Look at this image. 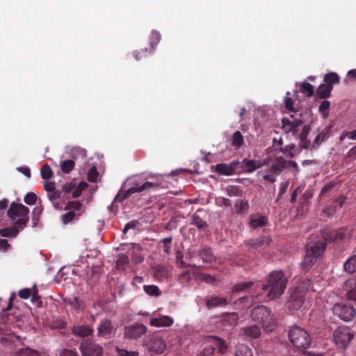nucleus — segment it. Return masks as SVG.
Wrapping results in <instances>:
<instances>
[{
    "mask_svg": "<svg viewBox=\"0 0 356 356\" xmlns=\"http://www.w3.org/2000/svg\"><path fill=\"white\" fill-rule=\"evenodd\" d=\"M172 241V236L164 238L160 241V243H163V251L166 254H169L170 252Z\"/></svg>",
    "mask_w": 356,
    "mask_h": 356,
    "instance_id": "4d7b16f0",
    "label": "nucleus"
},
{
    "mask_svg": "<svg viewBox=\"0 0 356 356\" xmlns=\"http://www.w3.org/2000/svg\"><path fill=\"white\" fill-rule=\"evenodd\" d=\"M244 144V139L242 134L237 131L234 133L232 137V145L236 149L241 147Z\"/></svg>",
    "mask_w": 356,
    "mask_h": 356,
    "instance_id": "72a5a7b5",
    "label": "nucleus"
},
{
    "mask_svg": "<svg viewBox=\"0 0 356 356\" xmlns=\"http://www.w3.org/2000/svg\"><path fill=\"white\" fill-rule=\"evenodd\" d=\"M343 270L350 274L356 272V254L351 256L344 262Z\"/></svg>",
    "mask_w": 356,
    "mask_h": 356,
    "instance_id": "c85d7f7f",
    "label": "nucleus"
},
{
    "mask_svg": "<svg viewBox=\"0 0 356 356\" xmlns=\"http://www.w3.org/2000/svg\"><path fill=\"white\" fill-rule=\"evenodd\" d=\"M207 341L213 345L215 349L218 350L220 354L225 355L226 353L228 346L225 340L218 337L209 336Z\"/></svg>",
    "mask_w": 356,
    "mask_h": 356,
    "instance_id": "a211bd4d",
    "label": "nucleus"
},
{
    "mask_svg": "<svg viewBox=\"0 0 356 356\" xmlns=\"http://www.w3.org/2000/svg\"><path fill=\"white\" fill-rule=\"evenodd\" d=\"M98 172L95 167L92 168L88 173V180L90 182H95L98 177Z\"/></svg>",
    "mask_w": 356,
    "mask_h": 356,
    "instance_id": "bf43d9fd",
    "label": "nucleus"
},
{
    "mask_svg": "<svg viewBox=\"0 0 356 356\" xmlns=\"http://www.w3.org/2000/svg\"><path fill=\"white\" fill-rule=\"evenodd\" d=\"M199 256L202 259V261L206 264H212L216 261V257L210 248H204L201 249L199 251Z\"/></svg>",
    "mask_w": 356,
    "mask_h": 356,
    "instance_id": "393cba45",
    "label": "nucleus"
},
{
    "mask_svg": "<svg viewBox=\"0 0 356 356\" xmlns=\"http://www.w3.org/2000/svg\"><path fill=\"white\" fill-rule=\"evenodd\" d=\"M113 332V326L111 320L104 318L100 321L97 327L99 337L109 338Z\"/></svg>",
    "mask_w": 356,
    "mask_h": 356,
    "instance_id": "2eb2a0df",
    "label": "nucleus"
},
{
    "mask_svg": "<svg viewBox=\"0 0 356 356\" xmlns=\"http://www.w3.org/2000/svg\"><path fill=\"white\" fill-rule=\"evenodd\" d=\"M143 289L145 293L152 296H159L161 295L159 289L155 285H145Z\"/></svg>",
    "mask_w": 356,
    "mask_h": 356,
    "instance_id": "c03bdc74",
    "label": "nucleus"
},
{
    "mask_svg": "<svg viewBox=\"0 0 356 356\" xmlns=\"http://www.w3.org/2000/svg\"><path fill=\"white\" fill-rule=\"evenodd\" d=\"M346 138L355 140H356V129L353 131H343L341 132L339 136V141L344 140Z\"/></svg>",
    "mask_w": 356,
    "mask_h": 356,
    "instance_id": "09e8293b",
    "label": "nucleus"
},
{
    "mask_svg": "<svg viewBox=\"0 0 356 356\" xmlns=\"http://www.w3.org/2000/svg\"><path fill=\"white\" fill-rule=\"evenodd\" d=\"M119 356H138L139 353L138 351H128L124 349L117 348Z\"/></svg>",
    "mask_w": 356,
    "mask_h": 356,
    "instance_id": "680f3d73",
    "label": "nucleus"
},
{
    "mask_svg": "<svg viewBox=\"0 0 356 356\" xmlns=\"http://www.w3.org/2000/svg\"><path fill=\"white\" fill-rule=\"evenodd\" d=\"M334 315L339 316L344 321H351L355 315V309L353 306L343 302L337 303L332 309Z\"/></svg>",
    "mask_w": 356,
    "mask_h": 356,
    "instance_id": "6e6552de",
    "label": "nucleus"
},
{
    "mask_svg": "<svg viewBox=\"0 0 356 356\" xmlns=\"http://www.w3.org/2000/svg\"><path fill=\"white\" fill-rule=\"evenodd\" d=\"M260 168V164L259 161L255 160H249L247 159H243V161L241 163L238 168L243 169L246 172H252L257 169Z\"/></svg>",
    "mask_w": 356,
    "mask_h": 356,
    "instance_id": "5701e85b",
    "label": "nucleus"
},
{
    "mask_svg": "<svg viewBox=\"0 0 356 356\" xmlns=\"http://www.w3.org/2000/svg\"><path fill=\"white\" fill-rule=\"evenodd\" d=\"M238 319V314L235 312L228 313L223 316V321L227 322L230 326L236 325L237 324Z\"/></svg>",
    "mask_w": 356,
    "mask_h": 356,
    "instance_id": "a19ab883",
    "label": "nucleus"
},
{
    "mask_svg": "<svg viewBox=\"0 0 356 356\" xmlns=\"http://www.w3.org/2000/svg\"><path fill=\"white\" fill-rule=\"evenodd\" d=\"M66 213L63 215L62 221L67 225L74 220L78 219L84 212L83 204L79 201H70L65 207Z\"/></svg>",
    "mask_w": 356,
    "mask_h": 356,
    "instance_id": "423d86ee",
    "label": "nucleus"
},
{
    "mask_svg": "<svg viewBox=\"0 0 356 356\" xmlns=\"http://www.w3.org/2000/svg\"><path fill=\"white\" fill-rule=\"evenodd\" d=\"M200 280L208 284H212L215 282V277L210 274L204 273L200 275Z\"/></svg>",
    "mask_w": 356,
    "mask_h": 356,
    "instance_id": "338daca9",
    "label": "nucleus"
},
{
    "mask_svg": "<svg viewBox=\"0 0 356 356\" xmlns=\"http://www.w3.org/2000/svg\"><path fill=\"white\" fill-rule=\"evenodd\" d=\"M147 332V327L141 323H135L125 327L124 337L131 339L140 338Z\"/></svg>",
    "mask_w": 356,
    "mask_h": 356,
    "instance_id": "f8f14e48",
    "label": "nucleus"
},
{
    "mask_svg": "<svg viewBox=\"0 0 356 356\" xmlns=\"http://www.w3.org/2000/svg\"><path fill=\"white\" fill-rule=\"evenodd\" d=\"M80 350L83 356H102V347L90 339L83 340L80 344Z\"/></svg>",
    "mask_w": 356,
    "mask_h": 356,
    "instance_id": "9d476101",
    "label": "nucleus"
},
{
    "mask_svg": "<svg viewBox=\"0 0 356 356\" xmlns=\"http://www.w3.org/2000/svg\"><path fill=\"white\" fill-rule=\"evenodd\" d=\"M297 288H300L301 291H303L305 294V291H316L315 289H313L312 280L309 279H305L304 280H302L301 284L298 286Z\"/></svg>",
    "mask_w": 356,
    "mask_h": 356,
    "instance_id": "49530a36",
    "label": "nucleus"
},
{
    "mask_svg": "<svg viewBox=\"0 0 356 356\" xmlns=\"http://www.w3.org/2000/svg\"><path fill=\"white\" fill-rule=\"evenodd\" d=\"M205 304L207 308L210 309L217 307L226 306L228 301L225 298L211 296L206 298Z\"/></svg>",
    "mask_w": 356,
    "mask_h": 356,
    "instance_id": "6ab92c4d",
    "label": "nucleus"
},
{
    "mask_svg": "<svg viewBox=\"0 0 356 356\" xmlns=\"http://www.w3.org/2000/svg\"><path fill=\"white\" fill-rule=\"evenodd\" d=\"M167 275V270L161 266H157L154 269V276L156 277H165Z\"/></svg>",
    "mask_w": 356,
    "mask_h": 356,
    "instance_id": "052dcab7",
    "label": "nucleus"
},
{
    "mask_svg": "<svg viewBox=\"0 0 356 356\" xmlns=\"http://www.w3.org/2000/svg\"><path fill=\"white\" fill-rule=\"evenodd\" d=\"M260 328L257 325H252L243 327L240 331V334L249 339H256L260 335Z\"/></svg>",
    "mask_w": 356,
    "mask_h": 356,
    "instance_id": "aec40b11",
    "label": "nucleus"
},
{
    "mask_svg": "<svg viewBox=\"0 0 356 356\" xmlns=\"http://www.w3.org/2000/svg\"><path fill=\"white\" fill-rule=\"evenodd\" d=\"M285 168V159L283 157H279L277 159V163L271 165L268 169V172L276 175L281 173Z\"/></svg>",
    "mask_w": 356,
    "mask_h": 356,
    "instance_id": "bb28decb",
    "label": "nucleus"
},
{
    "mask_svg": "<svg viewBox=\"0 0 356 356\" xmlns=\"http://www.w3.org/2000/svg\"><path fill=\"white\" fill-rule=\"evenodd\" d=\"M146 346L148 350L156 354H161L166 348L165 341L157 336L152 337L147 342Z\"/></svg>",
    "mask_w": 356,
    "mask_h": 356,
    "instance_id": "4468645a",
    "label": "nucleus"
},
{
    "mask_svg": "<svg viewBox=\"0 0 356 356\" xmlns=\"http://www.w3.org/2000/svg\"><path fill=\"white\" fill-rule=\"evenodd\" d=\"M282 129L284 130L286 133H292L293 135L295 134L293 128L292 127V123L289 118H284L282 120Z\"/></svg>",
    "mask_w": 356,
    "mask_h": 356,
    "instance_id": "8fccbe9b",
    "label": "nucleus"
},
{
    "mask_svg": "<svg viewBox=\"0 0 356 356\" xmlns=\"http://www.w3.org/2000/svg\"><path fill=\"white\" fill-rule=\"evenodd\" d=\"M37 195L33 192L28 193L24 197V202L28 205H33L37 202Z\"/></svg>",
    "mask_w": 356,
    "mask_h": 356,
    "instance_id": "864d4df0",
    "label": "nucleus"
},
{
    "mask_svg": "<svg viewBox=\"0 0 356 356\" xmlns=\"http://www.w3.org/2000/svg\"><path fill=\"white\" fill-rule=\"evenodd\" d=\"M347 228L341 227L337 229L324 231L321 238L317 241H311L306 247V253L302 262V268L308 270L311 265L321 256L326 248L327 242L343 240L346 236Z\"/></svg>",
    "mask_w": 356,
    "mask_h": 356,
    "instance_id": "f257e3e1",
    "label": "nucleus"
},
{
    "mask_svg": "<svg viewBox=\"0 0 356 356\" xmlns=\"http://www.w3.org/2000/svg\"><path fill=\"white\" fill-rule=\"evenodd\" d=\"M43 211V208L42 205H38L36 206L33 211H32V222H33V227H35L38 225L40 215L42 214Z\"/></svg>",
    "mask_w": 356,
    "mask_h": 356,
    "instance_id": "58836bf2",
    "label": "nucleus"
},
{
    "mask_svg": "<svg viewBox=\"0 0 356 356\" xmlns=\"http://www.w3.org/2000/svg\"><path fill=\"white\" fill-rule=\"evenodd\" d=\"M60 197V192L58 190H54L53 191H51L48 193V197L49 200L52 202V204L54 207L56 209H59V204L58 203H54V201L55 200H58Z\"/></svg>",
    "mask_w": 356,
    "mask_h": 356,
    "instance_id": "3c124183",
    "label": "nucleus"
},
{
    "mask_svg": "<svg viewBox=\"0 0 356 356\" xmlns=\"http://www.w3.org/2000/svg\"><path fill=\"white\" fill-rule=\"evenodd\" d=\"M330 106V102L327 100H324L319 106V111L323 115L324 118L328 115V110Z\"/></svg>",
    "mask_w": 356,
    "mask_h": 356,
    "instance_id": "5fc2aeb1",
    "label": "nucleus"
},
{
    "mask_svg": "<svg viewBox=\"0 0 356 356\" xmlns=\"http://www.w3.org/2000/svg\"><path fill=\"white\" fill-rule=\"evenodd\" d=\"M148 49L149 48L145 47L144 49H142L139 51H135V53H134L135 58L137 60H140L147 58L148 56V55L151 54L148 53Z\"/></svg>",
    "mask_w": 356,
    "mask_h": 356,
    "instance_id": "13d9d810",
    "label": "nucleus"
},
{
    "mask_svg": "<svg viewBox=\"0 0 356 356\" xmlns=\"http://www.w3.org/2000/svg\"><path fill=\"white\" fill-rule=\"evenodd\" d=\"M332 90V86L322 83L318 87L316 90V95L321 99H326L330 96V93Z\"/></svg>",
    "mask_w": 356,
    "mask_h": 356,
    "instance_id": "cd10ccee",
    "label": "nucleus"
},
{
    "mask_svg": "<svg viewBox=\"0 0 356 356\" xmlns=\"http://www.w3.org/2000/svg\"><path fill=\"white\" fill-rule=\"evenodd\" d=\"M172 318L168 316H162L160 318H154L150 320V325L155 327H169L173 324Z\"/></svg>",
    "mask_w": 356,
    "mask_h": 356,
    "instance_id": "4be33fe9",
    "label": "nucleus"
},
{
    "mask_svg": "<svg viewBox=\"0 0 356 356\" xmlns=\"http://www.w3.org/2000/svg\"><path fill=\"white\" fill-rule=\"evenodd\" d=\"M72 332L74 335L81 337L90 336L93 332V329L88 325H75L72 327Z\"/></svg>",
    "mask_w": 356,
    "mask_h": 356,
    "instance_id": "b1692460",
    "label": "nucleus"
},
{
    "mask_svg": "<svg viewBox=\"0 0 356 356\" xmlns=\"http://www.w3.org/2000/svg\"><path fill=\"white\" fill-rule=\"evenodd\" d=\"M285 167L286 168H294V174L296 175L299 172V168L298 163L292 160L286 161L285 160Z\"/></svg>",
    "mask_w": 356,
    "mask_h": 356,
    "instance_id": "0e129e2a",
    "label": "nucleus"
},
{
    "mask_svg": "<svg viewBox=\"0 0 356 356\" xmlns=\"http://www.w3.org/2000/svg\"><path fill=\"white\" fill-rule=\"evenodd\" d=\"M323 80L326 85H330L333 86V84H337L340 82V77L335 72H330L324 76Z\"/></svg>",
    "mask_w": 356,
    "mask_h": 356,
    "instance_id": "f704fd0d",
    "label": "nucleus"
},
{
    "mask_svg": "<svg viewBox=\"0 0 356 356\" xmlns=\"http://www.w3.org/2000/svg\"><path fill=\"white\" fill-rule=\"evenodd\" d=\"M40 173L42 178L45 180L49 179L53 175L51 168L47 164L41 168Z\"/></svg>",
    "mask_w": 356,
    "mask_h": 356,
    "instance_id": "603ef678",
    "label": "nucleus"
},
{
    "mask_svg": "<svg viewBox=\"0 0 356 356\" xmlns=\"http://www.w3.org/2000/svg\"><path fill=\"white\" fill-rule=\"evenodd\" d=\"M329 137V130L327 128H325L316 136L315 139L312 142V149L318 148L321 144L327 140Z\"/></svg>",
    "mask_w": 356,
    "mask_h": 356,
    "instance_id": "a878e982",
    "label": "nucleus"
},
{
    "mask_svg": "<svg viewBox=\"0 0 356 356\" xmlns=\"http://www.w3.org/2000/svg\"><path fill=\"white\" fill-rule=\"evenodd\" d=\"M239 165L240 162L238 161H232L229 163H218L212 166L211 169L218 175L231 176L236 173Z\"/></svg>",
    "mask_w": 356,
    "mask_h": 356,
    "instance_id": "9b49d317",
    "label": "nucleus"
},
{
    "mask_svg": "<svg viewBox=\"0 0 356 356\" xmlns=\"http://www.w3.org/2000/svg\"><path fill=\"white\" fill-rule=\"evenodd\" d=\"M29 209L22 204L15 202L11 203L9 209L7 211L8 217L15 221V224L17 225L20 229L26 226L29 221Z\"/></svg>",
    "mask_w": 356,
    "mask_h": 356,
    "instance_id": "7ed1b4c3",
    "label": "nucleus"
},
{
    "mask_svg": "<svg viewBox=\"0 0 356 356\" xmlns=\"http://www.w3.org/2000/svg\"><path fill=\"white\" fill-rule=\"evenodd\" d=\"M252 284H253L252 282L238 283V284H235L232 287V291L233 293L239 292V291H243V290L250 287L251 286H252Z\"/></svg>",
    "mask_w": 356,
    "mask_h": 356,
    "instance_id": "de8ad7c7",
    "label": "nucleus"
},
{
    "mask_svg": "<svg viewBox=\"0 0 356 356\" xmlns=\"http://www.w3.org/2000/svg\"><path fill=\"white\" fill-rule=\"evenodd\" d=\"M129 263V257L124 254H120L116 261V267L119 270H125Z\"/></svg>",
    "mask_w": 356,
    "mask_h": 356,
    "instance_id": "c9c22d12",
    "label": "nucleus"
},
{
    "mask_svg": "<svg viewBox=\"0 0 356 356\" xmlns=\"http://www.w3.org/2000/svg\"><path fill=\"white\" fill-rule=\"evenodd\" d=\"M336 345L339 348H346L353 338V333L347 327H339L333 334Z\"/></svg>",
    "mask_w": 356,
    "mask_h": 356,
    "instance_id": "1a4fd4ad",
    "label": "nucleus"
},
{
    "mask_svg": "<svg viewBox=\"0 0 356 356\" xmlns=\"http://www.w3.org/2000/svg\"><path fill=\"white\" fill-rule=\"evenodd\" d=\"M61 170L65 173L70 172L74 168V162L72 160H66L62 162Z\"/></svg>",
    "mask_w": 356,
    "mask_h": 356,
    "instance_id": "a18cd8bd",
    "label": "nucleus"
},
{
    "mask_svg": "<svg viewBox=\"0 0 356 356\" xmlns=\"http://www.w3.org/2000/svg\"><path fill=\"white\" fill-rule=\"evenodd\" d=\"M311 131L310 125H304L298 138L300 140V147L304 149H312V143L307 138Z\"/></svg>",
    "mask_w": 356,
    "mask_h": 356,
    "instance_id": "f3484780",
    "label": "nucleus"
},
{
    "mask_svg": "<svg viewBox=\"0 0 356 356\" xmlns=\"http://www.w3.org/2000/svg\"><path fill=\"white\" fill-rule=\"evenodd\" d=\"M291 122L292 123V127L293 128L295 134H296L298 133V131L299 127L302 125L304 122H305V120L303 118V114L300 115V118H298V119L296 118V119H294L293 120H291Z\"/></svg>",
    "mask_w": 356,
    "mask_h": 356,
    "instance_id": "6e6d98bb",
    "label": "nucleus"
},
{
    "mask_svg": "<svg viewBox=\"0 0 356 356\" xmlns=\"http://www.w3.org/2000/svg\"><path fill=\"white\" fill-rule=\"evenodd\" d=\"M76 184L73 182H68L66 183L63 186V191L65 194H69L70 193H72L73 189H74Z\"/></svg>",
    "mask_w": 356,
    "mask_h": 356,
    "instance_id": "69168bd1",
    "label": "nucleus"
},
{
    "mask_svg": "<svg viewBox=\"0 0 356 356\" xmlns=\"http://www.w3.org/2000/svg\"><path fill=\"white\" fill-rule=\"evenodd\" d=\"M191 224L196 226L199 229H203L207 227V222L197 213L193 215Z\"/></svg>",
    "mask_w": 356,
    "mask_h": 356,
    "instance_id": "4c0bfd02",
    "label": "nucleus"
},
{
    "mask_svg": "<svg viewBox=\"0 0 356 356\" xmlns=\"http://www.w3.org/2000/svg\"><path fill=\"white\" fill-rule=\"evenodd\" d=\"M287 282V278L282 270L272 272L269 275L268 284H257V287H261V292L256 295V299L260 301L280 298L284 293Z\"/></svg>",
    "mask_w": 356,
    "mask_h": 356,
    "instance_id": "f03ea898",
    "label": "nucleus"
},
{
    "mask_svg": "<svg viewBox=\"0 0 356 356\" xmlns=\"http://www.w3.org/2000/svg\"><path fill=\"white\" fill-rule=\"evenodd\" d=\"M235 207L237 213H243L249 208L248 202L238 200L235 202Z\"/></svg>",
    "mask_w": 356,
    "mask_h": 356,
    "instance_id": "79ce46f5",
    "label": "nucleus"
},
{
    "mask_svg": "<svg viewBox=\"0 0 356 356\" xmlns=\"http://www.w3.org/2000/svg\"><path fill=\"white\" fill-rule=\"evenodd\" d=\"M161 40V34L156 31H152L149 38V47L148 53L152 54L154 51L155 47L159 43Z\"/></svg>",
    "mask_w": 356,
    "mask_h": 356,
    "instance_id": "c756f323",
    "label": "nucleus"
},
{
    "mask_svg": "<svg viewBox=\"0 0 356 356\" xmlns=\"http://www.w3.org/2000/svg\"><path fill=\"white\" fill-rule=\"evenodd\" d=\"M156 185L149 181H145L143 184H136L134 186L129 189L122 191H120L115 197V202H122L125 199L135 193H142L147 191L150 188H154Z\"/></svg>",
    "mask_w": 356,
    "mask_h": 356,
    "instance_id": "0eeeda50",
    "label": "nucleus"
},
{
    "mask_svg": "<svg viewBox=\"0 0 356 356\" xmlns=\"http://www.w3.org/2000/svg\"><path fill=\"white\" fill-rule=\"evenodd\" d=\"M268 223V218L265 216H261L257 218H252L250 221V225L254 229L265 226Z\"/></svg>",
    "mask_w": 356,
    "mask_h": 356,
    "instance_id": "473e14b6",
    "label": "nucleus"
},
{
    "mask_svg": "<svg viewBox=\"0 0 356 356\" xmlns=\"http://www.w3.org/2000/svg\"><path fill=\"white\" fill-rule=\"evenodd\" d=\"M251 316L254 322L261 324L265 328L274 325V320L270 315V311L266 306L259 305L254 307L252 310Z\"/></svg>",
    "mask_w": 356,
    "mask_h": 356,
    "instance_id": "39448f33",
    "label": "nucleus"
},
{
    "mask_svg": "<svg viewBox=\"0 0 356 356\" xmlns=\"http://www.w3.org/2000/svg\"><path fill=\"white\" fill-rule=\"evenodd\" d=\"M346 158L352 161L356 160V145L351 147L346 153Z\"/></svg>",
    "mask_w": 356,
    "mask_h": 356,
    "instance_id": "774afa93",
    "label": "nucleus"
},
{
    "mask_svg": "<svg viewBox=\"0 0 356 356\" xmlns=\"http://www.w3.org/2000/svg\"><path fill=\"white\" fill-rule=\"evenodd\" d=\"M19 227L15 224L13 227H6L0 229V234L3 237H15L19 232Z\"/></svg>",
    "mask_w": 356,
    "mask_h": 356,
    "instance_id": "7c9ffc66",
    "label": "nucleus"
},
{
    "mask_svg": "<svg viewBox=\"0 0 356 356\" xmlns=\"http://www.w3.org/2000/svg\"><path fill=\"white\" fill-rule=\"evenodd\" d=\"M305 296V294L300 288H296L291 295L289 308L293 311L300 309L304 304Z\"/></svg>",
    "mask_w": 356,
    "mask_h": 356,
    "instance_id": "ddd939ff",
    "label": "nucleus"
},
{
    "mask_svg": "<svg viewBox=\"0 0 356 356\" xmlns=\"http://www.w3.org/2000/svg\"><path fill=\"white\" fill-rule=\"evenodd\" d=\"M271 239L269 236H261L257 238L248 239L244 243L245 245L250 246L253 249H258L269 245Z\"/></svg>",
    "mask_w": 356,
    "mask_h": 356,
    "instance_id": "dca6fc26",
    "label": "nucleus"
},
{
    "mask_svg": "<svg viewBox=\"0 0 356 356\" xmlns=\"http://www.w3.org/2000/svg\"><path fill=\"white\" fill-rule=\"evenodd\" d=\"M234 356H253V352L248 346L240 344L236 348Z\"/></svg>",
    "mask_w": 356,
    "mask_h": 356,
    "instance_id": "2f4dec72",
    "label": "nucleus"
},
{
    "mask_svg": "<svg viewBox=\"0 0 356 356\" xmlns=\"http://www.w3.org/2000/svg\"><path fill=\"white\" fill-rule=\"evenodd\" d=\"M300 90L306 97H312L314 92V86L307 82L301 83Z\"/></svg>",
    "mask_w": 356,
    "mask_h": 356,
    "instance_id": "ea45409f",
    "label": "nucleus"
},
{
    "mask_svg": "<svg viewBox=\"0 0 356 356\" xmlns=\"http://www.w3.org/2000/svg\"><path fill=\"white\" fill-rule=\"evenodd\" d=\"M344 289L347 291V296L349 300H353L356 303V280L354 278L348 280L344 284Z\"/></svg>",
    "mask_w": 356,
    "mask_h": 356,
    "instance_id": "412c9836",
    "label": "nucleus"
},
{
    "mask_svg": "<svg viewBox=\"0 0 356 356\" xmlns=\"http://www.w3.org/2000/svg\"><path fill=\"white\" fill-rule=\"evenodd\" d=\"M32 294L31 289L29 288H25L22 290H20L18 293L19 296L22 299H27L29 298Z\"/></svg>",
    "mask_w": 356,
    "mask_h": 356,
    "instance_id": "e2e57ef3",
    "label": "nucleus"
},
{
    "mask_svg": "<svg viewBox=\"0 0 356 356\" xmlns=\"http://www.w3.org/2000/svg\"><path fill=\"white\" fill-rule=\"evenodd\" d=\"M290 342L297 348L306 349L311 345V337L303 328L294 326L289 332Z\"/></svg>",
    "mask_w": 356,
    "mask_h": 356,
    "instance_id": "20e7f679",
    "label": "nucleus"
},
{
    "mask_svg": "<svg viewBox=\"0 0 356 356\" xmlns=\"http://www.w3.org/2000/svg\"><path fill=\"white\" fill-rule=\"evenodd\" d=\"M64 302L66 306H69L71 309L78 311L81 308V302L76 297L65 298Z\"/></svg>",
    "mask_w": 356,
    "mask_h": 356,
    "instance_id": "e433bc0d",
    "label": "nucleus"
},
{
    "mask_svg": "<svg viewBox=\"0 0 356 356\" xmlns=\"http://www.w3.org/2000/svg\"><path fill=\"white\" fill-rule=\"evenodd\" d=\"M294 102L292 99L291 97V92H286V96L284 98V107L285 108L290 112H295V108H294Z\"/></svg>",
    "mask_w": 356,
    "mask_h": 356,
    "instance_id": "37998d69",
    "label": "nucleus"
}]
</instances>
